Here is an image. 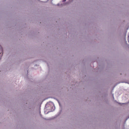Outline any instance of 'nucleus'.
I'll return each instance as SVG.
<instances>
[{
  "mask_svg": "<svg viewBox=\"0 0 129 129\" xmlns=\"http://www.w3.org/2000/svg\"><path fill=\"white\" fill-rule=\"evenodd\" d=\"M129 118V117H128V118Z\"/></svg>",
  "mask_w": 129,
  "mask_h": 129,
  "instance_id": "39448f33",
  "label": "nucleus"
},
{
  "mask_svg": "<svg viewBox=\"0 0 129 129\" xmlns=\"http://www.w3.org/2000/svg\"><path fill=\"white\" fill-rule=\"evenodd\" d=\"M47 107H48L49 109H52L54 107V104L52 102H49L47 103L46 105Z\"/></svg>",
  "mask_w": 129,
  "mask_h": 129,
  "instance_id": "f257e3e1",
  "label": "nucleus"
},
{
  "mask_svg": "<svg viewBox=\"0 0 129 129\" xmlns=\"http://www.w3.org/2000/svg\"><path fill=\"white\" fill-rule=\"evenodd\" d=\"M57 101L59 103V106H60V104L59 103V101H58L57 99Z\"/></svg>",
  "mask_w": 129,
  "mask_h": 129,
  "instance_id": "f03ea898",
  "label": "nucleus"
},
{
  "mask_svg": "<svg viewBox=\"0 0 129 129\" xmlns=\"http://www.w3.org/2000/svg\"><path fill=\"white\" fill-rule=\"evenodd\" d=\"M59 4H57V6H59Z\"/></svg>",
  "mask_w": 129,
  "mask_h": 129,
  "instance_id": "20e7f679",
  "label": "nucleus"
},
{
  "mask_svg": "<svg viewBox=\"0 0 129 129\" xmlns=\"http://www.w3.org/2000/svg\"><path fill=\"white\" fill-rule=\"evenodd\" d=\"M66 0H62L63 2H65L66 1Z\"/></svg>",
  "mask_w": 129,
  "mask_h": 129,
  "instance_id": "7ed1b4c3",
  "label": "nucleus"
}]
</instances>
